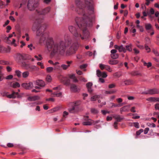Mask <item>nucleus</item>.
<instances>
[{
	"mask_svg": "<svg viewBox=\"0 0 159 159\" xmlns=\"http://www.w3.org/2000/svg\"><path fill=\"white\" fill-rule=\"evenodd\" d=\"M101 112H102V114L104 115H105L107 113H110L109 111H106L104 110H101Z\"/></svg>",
	"mask_w": 159,
	"mask_h": 159,
	"instance_id": "052dcab7",
	"label": "nucleus"
},
{
	"mask_svg": "<svg viewBox=\"0 0 159 159\" xmlns=\"http://www.w3.org/2000/svg\"><path fill=\"white\" fill-rule=\"evenodd\" d=\"M125 85H129L131 84V81L129 80H127L125 81Z\"/></svg>",
	"mask_w": 159,
	"mask_h": 159,
	"instance_id": "e2e57ef3",
	"label": "nucleus"
},
{
	"mask_svg": "<svg viewBox=\"0 0 159 159\" xmlns=\"http://www.w3.org/2000/svg\"><path fill=\"white\" fill-rule=\"evenodd\" d=\"M37 6V0H28L27 4V8L30 11L34 10Z\"/></svg>",
	"mask_w": 159,
	"mask_h": 159,
	"instance_id": "7ed1b4c3",
	"label": "nucleus"
},
{
	"mask_svg": "<svg viewBox=\"0 0 159 159\" xmlns=\"http://www.w3.org/2000/svg\"><path fill=\"white\" fill-rule=\"evenodd\" d=\"M147 125L149 127H151L153 128L156 127V125L153 123H148L147 124Z\"/></svg>",
	"mask_w": 159,
	"mask_h": 159,
	"instance_id": "de8ad7c7",
	"label": "nucleus"
},
{
	"mask_svg": "<svg viewBox=\"0 0 159 159\" xmlns=\"http://www.w3.org/2000/svg\"><path fill=\"white\" fill-rule=\"evenodd\" d=\"M16 42V40L14 39H13L11 43V44L14 46L16 47L17 46V44L15 43Z\"/></svg>",
	"mask_w": 159,
	"mask_h": 159,
	"instance_id": "0e129e2a",
	"label": "nucleus"
},
{
	"mask_svg": "<svg viewBox=\"0 0 159 159\" xmlns=\"http://www.w3.org/2000/svg\"><path fill=\"white\" fill-rule=\"evenodd\" d=\"M69 29L70 31L72 33L75 37L78 38L79 37H81V35L79 34L75 27L72 26H69Z\"/></svg>",
	"mask_w": 159,
	"mask_h": 159,
	"instance_id": "20e7f679",
	"label": "nucleus"
},
{
	"mask_svg": "<svg viewBox=\"0 0 159 159\" xmlns=\"http://www.w3.org/2000/svg\"><path fill=\"white\" fill-rule=\"evenodd\" d=\"M107 65L100 64H99V67L102 70H103L104 69H106Z\"/></svg>",
	"mask_w": 159,
	"mask_h": 159,
	"instance_id": "37998d69",
	"label": "nucleus"
},
{
	"mask_svg": "<svg viewBox=\"0 0 159 159\" xmlns=\"http://www.w3.org/2000/svg\"><path fill=\"white\" fill-rule=\"evenodd\" d=\"M46 80L48 82H51L52 80L51 76L49 75H47L46 77Z\"/></svg>",
	"mask_w": 159,
	"mask_h": 159,
	"instance_id": "ea45409f",
	"label": "nucleus"
},
{
	"mask_svg": "<svg viewBox=\"0 0 159 159\" xmlns=\"http://www.w3.org/2000/svg\"><path fill=\"white\" fill-rule=\"evenodd\" d=\"M146 100L150 102H159V98L150 97L146 99Z\"/></svg>",
	"mask_w": 159,
	"mask_h": 159,
	"instance_id": "f8f14e48",
	"label": "nucleus"
},
{
	"mask_svg": "<svg viewBox=\"0 0 159 159\" xmlns=\"http://www.w3.org/2000/svg\"><path fill=\"white\" fill-rule=\"evenodd\" d=\"M14 93L12 92V93L11 94L8 95V98H15L16 97V96L15 95Z\"/></svg>",
	"mask_w": 159,
	"mask_h": 159,
	"instance_id": "e433bc0d",
	"label": "nucleus"
},
{
	"mask_svg": "<svg viewBox=\"0 0 159 159\" xmlns=\"http://www.w3.org/2000/svg\"><path fill=\"white\" fill-rule=\"evenodd\" d=\"M105 69L110 72H111L112 71V69L108 65H107Z\"/></svg>",
	"mask_w": 159,
	"mask_h": 159,
	"instance_id": "a18cd8bd",
	"label": "nucleus"
},
{
	"mask_svg": "<svg viewBox=\"0 0 159 159\" xmlns=\"http://www.w3.org/2000/svg\"><path fill=\"white\" fill-rule=\"evenodd\" d=\"M53 95V96L54 97H60L62 95V93L61 92H55L54 93H53L52 94Z\"/></svg>",
	"mask_w": 159,
	"mask_h": 159,
	"instance_id": "473e14b6",
	"label": "nucleus"
},
{
	"mask_svg": "<svg viewBox=\"0 0 159 159\" xmlns=\"http://www.w3.org/2000/svg\"><path fill=\"white\" fill-rule=\"evenodd\" d=\"M34 84L37 85L40 87H44L45 85V83L44 82L40 80H38L34 82Z\"/></svg>",
	"mask_w": 159,
	"mask_h": 159,
	"instance_id": "1a4fd4ad",
	"label": "nucleus"
},
{
	"mask_svg": "<svg viewBox=\"0 0 159 159\" xmlns=\"http://www.w3.org/2000/svg\"><path fill=\"white\" fill-rule=\"evenodd\" d=\"M29 69L32 71H38L39 69L38 67L35 66L30 65L29 66Z\"/></svg>",
	"mask_w": 159,
	"mask_h": 159,
	"instance_id": "aec40b11",
	"label": "nucleus"
},
{
	"mask_svg": "<svg viewBox=\"0 0 159 159\" xmlns=\"http://www.w3.org/2000/svg\"><path fill=\"white\" fill-rule=\"evenodd\" d=\"M81 104V102L80 101H77L71 103V105L74 106L79 109L78 106L80 105Z\"/></svg>",
	"mask_w": 159,
	"mask_h": 159,
	"instance_id": "dca6fc26",
	"label": "nucleus"
},
{
	"mask_svg": "<svg viewBox=\"0 0 159 159\" xmlns=\"http://www.w3.org/2000/svg\"><path fill=\"white\" fill-rule=\"evenodd\" d=\"M9 93L6 91H3L0 93L2 97H6L8 98V96L9 95Z\"/></svg>",
	"mask_w": 159,
	"mask_h": 159,
	"instance_id": "cd10ccee",
	"label": "nucleus"
},
{
	"mask_svg": "<svg viewBox=\"0 0 159 159\" xmlns=\"http://www.w3.org/2000/svg\"><path fill=\"white\" fill-rule=\"evenodd\" d=\"M15 75L18 78L21 77V72L19 70H16L15 71Z\"/></svg>",
	"mask_w": 159,
	"mask_h": 159,
	"instance_id": "c85d7f7f",
	"label": "nucleus"
},
{
	"mask_svg": "<svg viewBox=\"0 0 159 159\" xmlns=\"http://www.w3.org/2000/svg\"><path fill=\"white\" fill-rule=\"evenodd\" d=\"M50 7H48L46 8L43 11L42 14H45L47 13L50 11Z\"/></svg>",
	"mask_w": 159,
	"mask_h": 159,
	"instance_id": "4c0bfd02",
	"label": "nucleus"
},
{
	"mask_svg": "<svg viewBox=\"0 0 159 159\" xmlns=\"http://www.w3.org/2000/svg\"><path fill=\"white\" fill-rule=\"evenodd\" d=\"M118 50L120 52H126V49H125V48L123 47V45L119 46Z\"/></svg>",
	"mask_w": 159,
	"mask_h": 159,
	"instance_id": "393cba45",
	"label": "nucleus"
},
{
	"mask_svg": "<svg viewBox=\"0 0 159 159\" xmlns=\"http://www.w3.org/2000/svg\"><path fill=\"white\" fill-rule=\"evenodd\" d=\"M113 117L116 120L117 122H120L122 119V118L119 115H114Z\"/></svg>",
	"mask_w": 159,
	"mask_h": 159,
	"instance_id": "c756f323",
	"label": "nucleus"
},
{
	"mask_svg": "<svg viewBox=\"0 0 159 159\" xmlns=\"http://www.w3.org/2000/svg\"><path fill=\"white\" fill-rule=\"evenodd\" d=\"M134 126L135 127L137 128H139V123L138 122H134Z\"/></svg>",
	"mask_w": 159,
	"mask_h": 159,
	"instance_id": "13d9d810",
	"label": "nucleus"
},
{
	"mask_svg": "<svg viewBox=\"0 0 159 159\" xmlns=\"http://www.w3.org/2000/svg\"><path fill=\"white\" fill-rule=\"evenodd\" d=\"M145 47L146 50L148 52H150L151 50L150 48L147 45H145Z\"/></svg>",
	"mask_w": 159,
	"mask_h": 159,
	"instance_id": "5fc2aeb1",
	"label": "nucleus"
},
{
	"mask_svg": "<svg viewBox=\"0 0 159 159\" xmlns=\"http://www.w3.org/2000/svg\"><path fill=\"white\" fill-rule=\"evenodd\" d=\"M42 19H36L33 23L32 29L33 31H36V35L40 37L39 41L42 43L49 40L50 41L47 43L48 49L51 51L52 55L60 54L69 56L75 52V48L74 45H71V42L69 41H60L54 42L52 38L50 37L49 34L46 32L42 33L40 31L42 30V26L41 24L43 22Z\"/></svg>",
	"mask_w": 159,
	"mask_h": 159,
	"instance_id": "f257e3e1",
	"label": "nucleus"
},
{
	"mask_svg": "<svg viewBox=\"0 0 159 159\" xmlns=\"http://www.w3.org/2000/svg\"><path fill=\"white\" fill-rule=\"evenodd\" d=\"M145 29L147 30H152V27L150 23H146L145 24Z\"/></svg>",
	"mask_w": 159,
	"mask_h": 159,
	"instance_id": "b1692460",
	"label": "nucleus"
},
{
	"mask_svg": "<svg viewBox=\"0 0 159 159\" xmlns=\"http://www.w3.org/2000/svg\"><path fill=\"white\" fill-rule=\"evenodd\" d=\"M143 131V130L141 129L137 131L136 132V134L137 135H139L142 133Z\"/></svg>",
	"mask_w": 159,
	"mask_h": 159,
	"instance_id": "49530a36",
	"label": "nucleus"
},
{
	"mask_svg": "<svg viewBox=\"0 0 159 159\" xmlns=\"http://www.w3.org/2000/svg\"><path fill=\"white\" fill-rule=\"evenodd\" d=\"M154 107L156 110H159V103H157L155 104Z\"/></svg>",
	"mask_w": 159,
	"mask_h": 159,
	"instance_id": "6e6d98bb",
	"label": "nucleus"
},
{
	"mask_svg": "<svg viewBox=\"0 0 159 159\" xmlns=\"http://www.w3.org/2000/svg\"><path fill=\"white\" fill-rule=\"evenodd\" d=\"M133 50L134 51V53L135 54H138L139 53V50L136 48H134L133 49Z\"/></svg>",
	"mask_w": 159,
	"mask_h": 159,
	"instance_id": "4d7b16f0",
	"label": "nucleus"
},
{
	"mask_svg": "<svg viewBox=\"0 0 159 159\" xmlns=\"http://www.w3.org/2000/svg\"><path fill=\"white\" fill-rule=\"evenodd\" d=\"M97 75L98 77H102L103 78H106L107 75L106 72H101L99 70H98L96 71Z\"/></svg>",
	"mask_w": 159,
	"mask_h": 159,
	"instance_id": "6e6552de",
	"label": "nucleus"
},
{
	"mask_svg": "<svg viewBox=\"0 0 159 159\" xmlns=\"http://www.w3.org/2000/svg\"><path fill=\"white\" fill-rule=\"evenodd\" d=\"M143 65L145 66H146L148 68H149L152 66L151 63L149 62L148 63L146 62L143 61Z\"/></svg>",
	"mask_w": 159,
	"mask_h": 159,
	"instance_id": "58836bf2",
	"label": "nucleus"
},
{
	"mask_svg": "<svg viewBox=\"0 0 159 159\" xmlns=\"http://www.w3.org/2000/svg\"><path fill=\"white\" fill-rule=\"evenodd\" d=\"M28 48H30V50L31 51L35 48L34 47H33L32 44H30L28 45Z\"/></svg>",
	"mask_w": 159,
	"mask_h": 159,
	"instance_id": "3c124183",
	"label": "nucleus"
},
{
	"mask_svg": "<svg viewBox=\"0 0 159 159\" xmlns=\"http://www.w3.org/2000/svg\"><path fill=\"white\" fill-rule=\"evenodd\" d=\"M108 62L111 65H116L119 63V61L118 60H110Z\"/></svg>",
	"mask_w": 159,
	"mask_h": 159,
	"instance_id": "a878e982",
	"label": "nucleus"
},
{
	"mask_svg": "<svg viewBox=\"0 0 159 159\" xmlns=\"http://www.w3.org/2000/svg\"><path fill=\"white\" fill-rule=\"evenodd\" d=\"M148 93L151 95L159 93V90L156 89H149L148 91Z\"/></svg>",
	"mask_w": 159,
	"mask_h": 159,
	"instance_id": "9b49d317",
	"label": "nucleus"
},
{
	"mask_svg": "<svg viewBox=\"0 0 159 159\" xmlns=\"http://www.w3.org/2000/svg\"><path fill=\"white\" fill-rule=\"evenodd\" d=\"M53 69V68L52 67H48L46 69V71L48 73H51L52 72Z\"/></svg>",
	"mask_w": 159,
	"mask_h": 159,
	"instance_id": "f704fd0d",
	"label": "nucleus"
},
{
	"mask_svg": "<svg viewBox=\"0 0 159 159\" xmlns=\"http://www.w3.org/2000/svg\"><path fill=\"white\" fill-rule=\"evenodd\" d=\"M79 109H78L75 107L73 106V107L71 108H69L68 109L69 111L71 113H75L78 111Z\"/></svg>",
	"mask_w": 159,
	"mask_h": 159,
	"instance_id": "6ab92c4d",
	"label": "nucleus"
},
{
	"mask_svg": "<svg viewBox=\"0 0 159 159\" xmlns=\"http://www.w3.org/2000/svg\"><path fill=\"white\" fill-rule=\"evenodd\" d=\"M99 120L94 121L90 119H89L87 121L83 122V125H95L99 122Z\"/></svg>",
	"mask_w": 159,
	"mask_h": 159,
	"instance_id": "423d86ee",
	"label": "nucleus"
},
{
	"mask_svg": "<svg viewBox=\"0 0 159 159\" xmlns=\"http://www.w3.org/2000/svg\"><path fill=\"white\" fill-rule=\"evenodd\" d=\"M91 112L93 114H97L98 113V111L97 109L94 108H92L91 109Z\"/></svg>",
	"mask_w": 159,
	"mask_h": 159,
	"instance_id": "a19ab883",
	"label": "nucleus"
},
{
	"mask_svg": "<svg viewBox=\"0 0 159 159\" xmlns=\"http://www.w3.org/2000/svg\"><path fill=\"white\" fill-rule=\"evenodd\" d=\"M119 55L117 53L111 54V57L113 59H116L119 57Z\"/></svg>",
	"mask_w": 159,
	"mask_h": 159,
	"instance_id": "72a5a7b5",
	"label": "nucleus"
},
{
	"mask_svg": "<svg viewBox=\"0 0 159 159\" xmlns=\"http://www.w3.org/2000/svg\"><path fill=\"white\" fill-rule=\"evenodd\" d=\"M70 78L73 80V81L74 82H76L78 81V80L75 78V75L74 74H71L69 75Z\"/></svg>",
	"mask_w": 159,
	"mask_h": 159,
	"instance_id": "5701e85b",
	"label": "nucleus"
},
{
	"mask_svg": "<svg viewBox=\"0 0 159 159\" xmlns=\"http://www.w3.org/2000/svg\"><path fill=\"white\" fill-rule=\"evenodd\" d=\"M84 37H81V39H83L87 38L89 36V33L88 31H83Z\"/></svg>",
	"mask_w": 159,
	"mask_h": 159,
	"instance_id": "a211bd4d",
	"label": "nucleus"
},
{
	"mask_svg": "<svg viewBox=\"0 0 159 159\" xmlns=\"http://www.w3.org/2000/svg\"><path fill=\"white\" fill-rule=\"evenodd\" d=\"M135 107H132L130 111L133 112H135L136 111L135 110Z\"/></svg>",
	"mask_w": 159,
	"mask_h": 159,
	"instance_id": "774afa93",
	"label": "nucleus"
},
{
	"mask_svg": "<svg viewBox=\"0 0 159 159\" xmlns=\"http://www.w3.org/2000/svg\"><path fill=\"white\" fill-rule=\"evenodd\" d=\"M87 18H85L84 16V18L82 20V23L83 24H86L87 25H89V24L91 23V20L90 19V17L88 16Z\"/></svg>",
	"mask_w": 159,
	"mask_h": 159,
	"instance_id": "0eeeda50",
	"label": "nucleus"
},
{
	"mask_svg": "<svg viewBox=\"0 0 159 159\" xmlns=\"http://www.w3.org/2000/svg\"><path fill=\"white\" fill-rule=\"evenodd\" d=\"M34 57H35V58L37 59V60L38 61H41L43 59V58L42 57L41 55H40V54H39V56H36V55Z\"/></svg>",
	"mask_w": 159,
	"mask_h": 159,
	"instance_id": "c03bdc74",
	"label": "nucleus"
},
{
	"mask_svg": "<svg viewBox=\"0 0 159 159\" xmlns=\"http://www.w3.org/2000/svg\"><path fill=\"white\" fill-rule=\"evenodd\" d=\"M37 64L38 65L40 66L42 69H43L44 68L43 64L41 62H38Z\"/></svg>",
	"mask_w": 159,
	"mask_h": 159,
	"instance_id": "8fccbe9b",
	"label": "nucleus"
},
{
	"mask_svg": "<svg viewBox=\"0 0 159 159\" xmlns=\"http://www.w3.org/2000/svg\"><path fill=\"white\" fill-rule=\"evenodd\" d=\"M30 65V64L25 61H23L21 63V66L27 69H29Z\"/></svg>",
	"mask_w": 159,
	"mask_h": 159,
	"instance_id": "f3484780",
	"label": "nucleus"
},
{
	"mask_svg": "<svg viewBox=\"0 0 159 159\" xmlns=\"http://www.w3.org/2000/svg\"><path fill=\"white\" fill-rule=\"evenodd\" d=\"M100 97L99 95H95L92 96L90 98V100L92 101H96L97 99H98Z\"/></svg>",
	"mask_w": 159,
	"mask_h": 159,
	"instance_id": "bb28decb",
	"label": "nucleus"
},
{
	"mask_svg": "<svg viewBox=\"0 0 159 159\" xmlns=\"http://www.w3.org/2000/svg\"><path fill=\"white\" fill-rule=\"evenodd\" d=\"M15 60L19 62L23 58V56L20 54H16L14 56Z\"/></svg>",
	"mask_w": 159,
	"mask_h": 159,
	"instance_id": "4468645a",
	"label": "nucleus"
},
{
	"mask_svg": "<svg viewBox=\"0 0 159 159\" xmlns=\"http://www.w3.org/2000/svg\"><path fill=\"white\" fill-rule=\"evenodd\" d=\"M115 87V84H110L108 86V87L110 89L114 88Z\"/></svg>",
	"mask_w": 159,
	"mask_h": 159,
	"instance_id": "680f3d73",
	"label": "nucleus"
},
{
	"mask_svg": "<svg viewBox=\"0 0 159 159\" xmlns=\"http://www.w3.org/2000/svg\"><path fill=\"white\" fill-rule=\"evenodd\" d=\"M7 146L9 148L12 147L14 146V144L12 143H8L7 144Z\"/></svg>",
	"mask_w": 159,
	"mask_h": 159,
	"instance_id": "338daca9",
	"label": "nucleus"
},
{
	"mask_svg": "<svg viewBox=\"0 0 159 159\" xmlns=\"http://www.w3.org/2000/svg\"><path fill=\"white\" fill-rule=\"evenodd\" d=\"M4 49H5L3 52L8 53L10 52V48H9V47L7 48H4Z\"/></svg>",
	"mask_w": 159,
	"mask_h": 159,
	"instance_id": "09e8293b",
	"label": "nucleus"
},
{
	"mask_svg": "<svg viewBox=\"0 0 159 159\" xmlns=\"http://www.w3.org/2000/svg\"><path fill=\"white\" fill-rule=\"evenodd\" d=\"M70 90L71 91L74 92H76L79 91L80 89L77 87V86L73 84L70 85Z\"/></svg>",
	"mask_w": 159,
	"mask_h": 159,
	"instance_id": "9d476101",
	"label": "nucleus"
},
{
	"mask_svg": "<svg viewBox=\"0 0 159 159\" xmlns=\"http://www.w3.org/2000/svg\"><path fill=\"white\" fill-rule=\"evenodd\" d=\"M116 91H106L105 93L106 94H111L116 93Z\"/></svg>",
	"mask_w": 159,
	"mask_h": 159,
	"instance_id": "864d4df0",
	"label": "nucleus"
},
{
	"mask_svg": "<svg viewBox=\"0 0 159 159\" xmlns=\"http://www.w3.org/2000/svg\"><path fill=\"white\" fill-rule=\"evenodd\" d=\"M34 84V82H29L22 84L21 86L26 89H30L33 88Z\"/></svg>",
	"mask_w": 159,
	"mask_h": 159,
	"instance_id": "39448f33",
	"label": "nucleus"
},
{
	"mask_svg": "<svg viewBox=\"0 0 159 159\" xmlns=\"http://www.w3.org/2000/svg\"><path fill=\"white\" fill-rule=\"evenodd\" d=\"M129 107V106H126L120 108V112L128 111Z\"/></svg>",
	"mask_w": 159,
	"mask_h": 159,
	"instance_id": "412c9836",
	"label": "nucleus"
},
{
	"mask_svg": "<svg viewBox=\"0 0 159 159\" xmlns=\"http://www.w3.org/2000/svg\"><path fill=\"white\" fill-rule=\"evenodd\" d=\"M40 99V97L37 95L29 97L28 98V99L30 101H35Z\"/></svg>",
	"mask_w": 159,
	"mask_h": 159,
	"instance_id": "ddd939ff",
	"label": "nucleus"
},
{
	"mask_svg": "<svg viewBox=\"0 0 159 159\" xmlns=\"http://www.w3.org/2000/svg\"><path fill=\"white\" fill-rule=\"evenodd\" d=\"M20 84L18 82H15L13 83L11 87L13 88H19L20 87Z\"/></svg>",
	"mask_w": 159,
	"mask_h": 159,
	"instance_id": "7c9ffc66",
	"label": "nucleus"
},
{
	"mask_svg": "<svg viewBox=\"0 0 159 159\" xmlns=\"http://www.w3.org/2000/svg\"><path fill=\"white\" fill-rule=\"evenodd\" d=\"M0 64L3 65H8L9 63L7 61L4 60H1L0 61Z\"/></svg>",
	"mask_w": 159,
	"mask_h": 159,
	"instance_id": "c9c22d12",
	"label": "nucleus"
},
{
	"mask_svg": "<svg viewBox=\"0 0 159 159\" xmlns=\"http://www.w3.org/2000/svg\"><path fill=\"white\" fill-rule=\"evenodd\" d=\"M93 85V84L91 82H89L87 83L86 86L87 88L88 91L90 93H91L93 91V90L91 88V87Z\"/></svg>",
	"mask_w": 159,
	"mask_h": 159,
	"instance_id": "2eb2a0df",
	"label": "nucleus"
},
{
	"mask_svg": "<svg viewBox=\"0 0 159 159\" xmlns=\"http://www.w3.org/2000/svg\"><path fill=\"white\" fill-rule=\"evenodd\" d=\"M132 44L131 43H130L129 45L126 46L125 47L127 50L129 52H131L132 51Z\"/></svg>",
	"mask_w": 159,
	"mask_h": 159,
	"instance_id": "2f4dec72",
	"label": "nucleus"
},
{
	"mask_svg": "<svg viewBox=\"0 0 159 159\" xmlns=\"http://www.w3.org/2000/svg\"><path fill=\"white\" fill-rule=\"evenodd\" d=\"M149 129L148 128H146L145 129L144 131V134H147L148 132V131H149Z\"/></svg>",
	"mask_w": 159,
	"mask_h": 159,
	"instance_id": "bf43d9fd",
	"label": "nucleus"
},
{
	"mask_svg": "<svg viewBox=\"0 0 159 159\" xmlns=\"http://www.w3.org/2000/svg\"><path fill=\"white\" fill-rule=\"evenodd\" d=\"M122 105L121 104H115L114 103H112V107H120Z\"/></svg>",
	"mask_w": 159,
	"mask_h": 159,
	"instance_id": "69168bd1",
	"label": "nucleus"
},
{
	"mask_svg": "<svg viewBox=\"0 0 159 159\" xmlns=\"http://www.w3.org/2000/svg\"><path fill=\"white\" fill-rule=\"evenodd\" d=\"M75 3L76 5L80 8L83 7L86 8L90 14H92L93 13L92 0H85L84 5H83L81 2L79 0H76Z\"/></svg>",
	"mask_w": 159,
	"mask_h": 159,
	"instance_id": "f03ea898",
	"label": "nucleus"
},
{
	"mask_svg": "<svg viewBox=\"0 0 159 159\" xmlns=\"http://www.w3.org/2000/svg\"><path fill=\"white\" fill-rule=\"evenodd\" d=\"M13 78V76L12 75H8V76H7L6 77V80H10V79H11Z\"/></svg>",
	"mask_w": 159,
	"mask_h": 159,
	"instance_id": "603ef678",
	"label": "nucleus"
},
{
	"mask_svg": "<svg viewBox=\"0 0 159 159\" xmlns=\"http://www.w3.org/2000/svg\"><path fill=\"white\" fill-rule=\"evenodd\" d=\"M70 66L69 65H66L65 64H62L61 66V67L64 70H66Z\"/></svg>",
	"mask_w": 159,
	"mask_h": 159,
	"instance_id": "79ce46f5",
	"label": "nucleus"
},
{
	"mask_svg": "<svg viewBox=\"0 0 159 159\" xmlns=\"http://www.w3.org/2000/svg\"><path fill=\"white\" fill-rule=\"evenodd\" d=\"M29 72L28 71H25L22 73V77L24 78H27L29 75Z\"/></svg>",
	"mask_w": 159,
	"mask_h": 159,
	"instance_id": "4be33fe9",
	"label": "nucleus"
}]
</instances>
